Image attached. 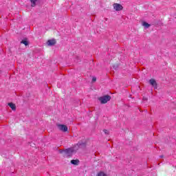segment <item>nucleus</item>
Segmentation results:
<instances>
[{
    "label": "nucleus",
    "instance_id": "6e6552de",
    "mask_svg": "<svg viewBox=\"0 0 176 176\" xmlns=\"http://www.w3.org/2000/svg\"><path fill=\"white\" fill-rule=\"evenodd\" d=\"M8 105H9L10 108H11V109H12V111H16V104H15L8 103Z\"/></svg>",
    "mask_w": 176,
    "mask_h": 176
},
{
    "label": "nucleus",
    "instance_id": "9b49d317",
    "mask_svg": "<svg viewBox=\"0 0 176 176\" xmlns=\"http://www.w3.org/2000/svg\"><path fill=\"white\" fill-rule=\"evenodd\" d=\"M21 43H23V45H25V46H28V41L25 40H23L22 41H21Z\"/></svg>",
    "mask_w": 176,
    "mask_h": 176
},
{
    "label": "nucleus",
    "instance_id": "1a4fd4ad",
    "mask_svg": "<svg viewBox=\"0 0 176 176\" xmlns=\"http://www.w3.org/2000/svg\"><path fill=\"white\" fill-rule=\"evenodd\" d=\"M71 164H74V166H78V164H79V161L78 160H71Z\"/></svg>",
    "mask_w": 176,
    "mask_h": 176
},
{
    "label": "nucleus",
    "instance_id": "2eb2a0df",
    "mask_svg": "<svg viewBox=\"0 0 176 176\" xmlns=\"http://www.w3.org/2000/svg\"><path fill=\"white\" fill-rule=\"evenodd\" d=\"M104 133H105L106 134H108V130L104 129Z\"/></svg>",
    "mask_w": 176,
    "mask_h": 176
},
{
    "label": "nucleus",
    "instance_id": "9d476101",
    "mask_svg": "<svg viewBox=\"0 0 176 176\" xmlns=\"http://www.w3.org/2000/svg\"><path fill=\"white\" fill-rule=\"evenodd\" d=\"M38 0H31V2H32V6L34 8V6H36V1Z\"/></svg>",
    "mask_w": 176,
    "mask_h": 176
},
{
    "label": "nucleus",
    "instance_id": "dca6fc26",
    "mask_svg": "<svg viewBox=\"0 0 176 176\" xmlns=\"http://www.w3.org/2000/svg\"><path fill=\"white\" fill-rule=\"evenodd\" d=\"M164 155H161L160 157H164Z\"/></svg>",
    "mask_w": 176,
    "mask_h": 176
},
{
    "label": "nucleus",
    "instance_id": "39448f33",
    "mask_svg": "<svg viewBox=\"0 0 176 176\" xmlns=\"http://www.w3.org/2000/svg\"><path fill=\"white\" fill-rule=\"evenodd\" d=\"M113 8L115 10H117V11L122 10V9H123V7L122 6V5L118 4V3L114 4Z\"/></svg>",
    "mask_w": 176,
    "mask_h": 176
},
{
    "label": "nucleus",
    "instance_id": "4468645a",
    "mask_svg": "<svg viewBox=\"0 0 176 176\" xmlns=\"http://www.w3.org/2000/svg\"><path fill=\"white\" fill-rule=\"evenodd\" d=\"M80 145H82V143H80V142H78V143L77 144V146H80Z\"/></svg>",
    "mask_w": 176,
    "mask_h": 176
},
{
    "label": "nucleus",
    "instance_id": "0eeeda50",
    "mask_svg": "<svg viewBox=\"0 0 176 176\" xmlns=\"http://www.w3.org/2000/svg\"><path fill=\"white\" fill-rule=\"evenodd\" d=\"M142 25H143V27H144V28H149V27H151V24L146 23V21L142 22Z\"/></svg>",
    "mask_w": 176,
    "mask_h": 176
},
{
    "label": "nucleus",
    "instance_id": "ddd939ff",
    "mask_svg": "<svg viewBox=\"0 0 176 176\" xmlns=\"http://www.w3.org/2000/svg\"><path fill=\"white\" fill-rule=\"evenodd\" d=\"M97 80V78L93 77L92 82H96Z\"/></svg>",
    "mask_w": 176,
    "mask_h": 176
},
{
    "label": "nucleus",
    "instance_id": "f257e3e1",
    "mask_svg": "<svg viewBox=\"0 0 176 176\" xmlns=\"http://www.w3.org/2000/svg\"><path fill=\"white\" fill-rule=\"evenodd\" d=\"M76 152V150H75V148H67L64 151H60V153H63V155L65 157H71L72 155H74V153H75Z\"/></svg>",
    "mask_w": 176,
    "mask_h": 176
},
{
    "label": "nucleus",
    "instance_id": "f8f14e48",
    "mask_svg": "<svg viewBox=\"0 0 176 176\" xmlns=\"http://www.w3.org/2000/svg\"><path fill=\"white\" fill-rule=\"evenodd\" d=\"M98 176H108V175H106V173H104V172H100V173L98 174Z\"/></svg>",
    "mask_w": 176,
    "mask_h": 176
},
{
    "label": "nucleus",
    "instance_id": "7ed1b4c3",
    "mask_svg": "<svg viewBox=\"0 0 176 176\" xmlns=\"http://www.w3.org/2000/svg\"><path fill=\"white\" fill-rule=\"evenodd\" d=\"M58 128L60 131H68V127L66 125L64 124H58Z\"/></svg>",
    "mask_w": 176,
    "mask_h": 176
},
{
    "label": "nucleus",
    "instance_id": "423d86ee",
    "mask_svg": "<svg viewBox=\"0 0 176 176\" xmlns=\"http://www.w3.org/2000/svg\"><path fill=\"white\" fill-rule=\"evenodd\" d=\"M55 43H56V40H54V39L48 40L47 41V45L48 46H54Z\"/></svg>",
    "mask_w": 176,
    "mask_h": 176
},
{
    "label": "nucleus",
    "instance_id": "20e7f679",
    "mask_svg": "<svg viewBox=\"0 0 176 176\" xmlns=\"http://www.w3.org/2000/svg\"><path fill=\"white\" fill-rule=\"evenodd\" d=\"M149 83L153 86V87H154V89H157V83H156V80H155V79L151 78L149 80Z\"/></svg>",
    "mask_w": 176,
    "mask_h": 176
},
{
    "label": "nucleus",
    "instance_id": "f03ea898",
    "mask_svg": "<svg viewBox=\"0 0 176 176\" xmlns=\"http://www.w3.org/2000/svg\"><path fill=\"white\" fill-rule=\"evenodd\" d=\"M110 100H111V96L109 95L99 98V101H100L102 104H107V102Z\"/></svg>",
    "mask_w": 176,
    "mask_h": 176
}]
</instances>
